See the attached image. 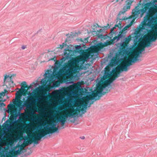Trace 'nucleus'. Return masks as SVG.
Here are the masks:
<instances>
[{
  "label": "nucleus",
  "instance_id": "58836bf2",
  "mask_svg": "<svg viewBox=\"0 0 157 157\" xmlns=\"http://www.w3.org/2000/svg\"><path fill=\"white\" fill-rule=\"evenodd\" d=\"M72 114H74L73 116H74V117H76V116H77V115H76L75 113H72Z\"/></svg>",
  "mask_w": 157,
  "mask_h": 157
},
{
  "label": "nucleus",
  "instance_id": "39448f33",
  "mask_svg": "<svg viewBox=\"0 0 157 157\" xmlns=\"http://www.w3.org/2000/svg\"><path fill=\"white\" fill-rule=\"evenodd\" d=\"M156 5L155 2H147V1H144L141 4V7L142 9L140 10L139 9L138 6H136L135 8L133 10L134 12L136 14L138 17L139 16V15H140V17H142L144 14L145 13H146V15L144 18V17H147V19H148L149 18H152L153 19V22H152V25H153V27H151L150 28H152L154 27L153 25V23L154 22V18L152 17H148V15L151 14L153 12L154 10V7H155V5Z\"/></svg>",
  "mask_w": 157,
  "mask_h": 157
},
{
  "label": "nucleus",
  "instance_id": "b1692460",
  "mask_svg": "<svg viewBox=\"0 0 157 157\" xmlns=\"http://www.w3.org/2000/svg\"><path fill=\"white\" fill-rule=\"evenodd\" d=\"M81 108H82V105H79L77 106L75 109V112L76 113H78V111H79L80 110H81Z\"/></svg>",
  "mask_w": 157,
  "mask_h": 157
},
{
  "label": "nucleus",
  "instance_id": "412c9836",
  "mask_svg": "<svg viewBox=\"0 0 157 157\" xmlns=\"http://www.w3.org/2000/svg\"><path fill=\"white\" fill-rule=\"evenodd\" d=\"M4 150V151H5V153H6V155L7 154V157H15V156L13 155H10V151L11 150L10 149L9 151H8V150L7 149H5Z\"/></svg>",
  "mask_w": 157,
  "mask_h": 157
},
{
  "label": "nucleus",
  "instance_id": "a19ab883",
  "mask_svg": "<svg viewBox=\"0 0 157 157\" xmlns=\"http://www.w3.org/2000/svg\"><path fill=\"white\" fill-rule=\"evenodd\" d=\"M84 41H85V42H88V40H84Z\"/></svg>",
  "mask_w": 157,
  "mask_h": 157
},
{
  "label": "nucleus",
  "instance_id": "0eeeda50",
  "mask_svg": "<svg viewBox=\"0 0 157 157\" xmlns=\"http://www.w3.org/2000/svg\"><path fill=\"white\" fill-rule=\"evenodd\" d=\"M133 42H141L140 44V47L139 48V51L141 54L145 50L144 48L149 47L152 45L154 46L157 44V40H133Z\"/></svg>",
  "mask_w": 157,
  "mask_h": 157
},
{
  "label": "nucleus",
  "instance_id": "393cba45",
  "mask_svg": "<svg viewBox=\"0 0 157 157\" xmlns=\"http://www.w3.org/2000/svg\"><path fill=\"white\" fill-rule=\"evenodd\" d=\"M13 106V104L11 103L10 104L8 105V108L9 109L12 108Z\"/></svg>",
  "mask_w": 157,
  "mask_h": 157
},
{
  "label": "nucleus",
  "instance_id": "aec40b11",
  "mask_svg": "<svg viewBox=\"0 0 157 157\" xmlns=\"http://www.w3.org/2000/svg\"><path fill=\"white\" fill-rule=\"evenodd\" d=\"M7 155L4 149L1 150L0 151V157H7Z\"/></svg>",
  "mask_w": 157,
  "mask_h": 157
},
{
  "label": "nucleus",
  "instance_id": "09e8293b",
  "mask_svg": "<svg viewBox=\"0 0 157 157\" xmlns=\"http://www.w3.org/2000/svg\"><path fill=\"white\" fill-rule=\"evenodd\" d=\"M22 107H21V109H22Z\"/></svg>",
  "mask_w": 157,
  "mask_h": 157
},
{
  "label": "nucleus",
  "instance_id": "c9c22d12",
  "mask_svg": "<svg viewBox=\"0 0 157 157\" xmlns=\"http://www.w3.org/2000/svg\"><path fill=\"white\" fill-rule=\"evenodd\" d=\"M27 94L29 96L31 95H33L32 94V93H30V92H29V93H28Z\"/></svg>",
  "mask_w": 157,
  "mask_h": 157
},
{
  "label": "nucleus",
  "instance_id": "603ef678",
  "mask_svg": "<svg viewBox=\"0 0 157 157\" xmlns=\"http://www.w3.org/2000/svg\"><path fill=\"white\" fill-rule=\"evenodd\" d=\"M66 40V41H67V40Z\"/></svg>",
  "mask_w": 157,
  "mask_h": 157
},
{
  "label": "nucleus",
  "instance_id": "4be33fe9",
  "mask_svg": "<svg viewBox=\"0 0 157 157\" xmlns=\"http://www.w3.org/2000/svg\"><path fill=\"white\" fill-rule=\"evenodd\" d=\"M87 108V105L85 104H83L82 105L81 111L83 113L86 112V109Z\"/></svg>",
  "mask_w": 157,
  "mask_h": 157
},
{
  "label": "nucleus",
  "instance_id": "20e7f679",
  "mask_svg": "<svg viewBox=\"0 0 157 157\" xmlns=\"http://www.w3.org/2000/svg\"><path fill=\"white\" fill-rule=\"evenodd\" d=\"M116 78H111L107 79L105 81V84L101 86L98 87V90L95 93L94 91L87 92L86 93V101L88 103L91 101L90 104H93L96 100L99 99V97H101L106 93H108L109 91V86L110 84ZM88 107L90 106V104Z\"/></svg>",
  "mask_w": 157,
  "mask_h": 157
},
{
  "label": "nucleus",
  "instance_id": "2f4dec72",
  "mask_svg": "<svg viewBox=\"0 0 157 157\" xmlns=\"http://www.w3.org/2000/svg\"><path fill=\"white\" fill-rule=\"evenodd\" d=\"M32 143V141L30 140H29V141H28L27 143L28 144H30Z\"/></svg>",
  "mask_w": 157,
  "mask_h": 157
},
{
  "label": "nucleus",
  "instance_id": "79ce46f5",
  "mask_svg": "<svg viewBox=\"0 0 157 157\" xmlns=\"http://www.w3.org/2000/svg\"><path fill=\"white\" fill-rule=\"evenodd\" d=\"M10 137H13V136L12 134H10Z\"/></svg>",
  "mask_w": 157,
  "mask_h": 157
},
{
  "label": "nucleus",
  "instance_id": "1a4fd4ad",
  "mask_svg": "<svg viewBox=\"0 0 157 157\" xmlns=\"http://www.w3.org/2000/svg\"><path fill=\"white\" fill-rule=\"evenodd\" d=\"M131 62L127 58L125 60L123 61L121 63V65L117 66V69L122 71H127L128 67L132 65Z\"/></svg>",
  "mask_w": 157,
  "mask_h": 157
},
{
  "label": "nucleus",
  "instance_id": "f03ea898",
  "mask_svg": "<svg viewBox=\"0 0 157 157\" xmlns=\"http://www.w3.org/2000/svg\"><path fill=\"white\" fill-rule=\"evenodd\" d=\"M64 52L65 57H63L61 59V61L57 62L56 61V58L54 56L52 58L50 59L48 61L52 60H53L55 62V67L53 69V72L50 69L47 71L44 75V78L41 81V85L47 86L48 85L53 78L56 77L60 76L63 75L68 73L69 71V70L72 67V66L69 63L64 62L66 59H71V58L72 54L71 51L68 49L64 50Z\"/></svg>",
  "mask_w": 157,
  "mask_h": 157
},
{
  "label": "nucleus",
  "instance_id": "72a5a7b5",
  "mask_svg": "<svg viewBox=\"0 0 157 157\" xmlns=\"http://www.w3.org/2000/svg\"><path fill=\"white\" fill-rule=\"evenodd\" d=\"M123 0H115V2H121L122 1H123Z\"/></svg>",
  "mask_w": 157,
  "mask_h": 157
},
{
  "label": "nucleus",
  "instance_id": "37998d69",
  "mask_svg": "<svg viewBox=\"0 0 157 157\" xmlns=\"http://www.w3.org/2000/svg\"><path fill=\"white\" fill-rule=\"evenodd\" d=\"M2 139V138H0V142L1 141Z\"/></svg>",
  "mask_w": 157,
  "mask_h": 157
},
{
  "label": "nucleus",
  "instance_id": "4468645a",
  "mask_svg": "<svg viewBox=\"0 0 157 157\" xmlns=\"http://www.w3.org/2000/svg\"><path fill=\"white\" fill-rule=\"evenodd\" d=\"M101 43H99L96 45H92L88 48L89 50L92 52H96L98 51L100 48Z\"/></svg>",
  "mask_w": 157,
  "mask_h": 157
},
{
  "label": "nucleus",
  "instance_id": "49530a36",
  "mask_svg": "<svg viewBox=\"0 0 157 157\" xmlns=\"http://www.w3.org/2000/svg\"><path fill=\"white\" fill-rule=\"evenodd\" d=\"M74 108H75V107L73 109V111L74 112Z\"/></svg>",
  "mask_w": 157,
  "mask_h": 157
},
{
  "label": "nucleus",
  "instance_id": "2eb2a0df",
  "mask_svg": "<svg viewBox=\"0 0 157 157\" xmlns=\"http://www.w3.org/2000/svg\"><path fill=\"white\" fill-rule=\"evenodd\" d=\"M68 116L65 115H63L59 117L58 119H56L58 122H60V124L63 125L65 122V119L67 118Z\"/></svg>",
  "mask_w": 157,
  "mask_h": 157
},
{
  "label": "nucleus",
  "instance_id": "ea45409f",
  "mask_svg": "<svg viewBox=\"0 0 157 157\" xmlns=\"http://www.w3.org/2000/svg\"><path fill=\"white\" fill-rule=\"evenodd\" d=\"M78 115H79V116H81V117L82 116V114H81V113H79Z\"/></svg>",
  "mask_w": 157,
  "mask_h": 157
},
{
  "label": "nucleus",
  "instance_id": "c03bdc74",
  "mask_svg": "<svg viewBox=\"0 0 157 157\" xmlns=\"http://www.w3.org/2000/svg\"><path fill=\"white\" fill-rule=\"evenodd\" d=\"M77 39H81V40H82V38H80V39L78 38Z\"/></svg>",
  "mask_w": 157,
  "mask_h": 157
},
{
  "label": "nucleus",
  "instance_id": "bb28decb",
  "mask_svg": "<svg viewBox=\"0 0 157 157\" xmlns=\"http://www.w3.org/2000/svg\"><path fill=\"white\" fill-rule=\"evenodd\" d=\"M73 115H74V114H72V113H71L70 114H69L67 116H68V117H69L70 118H72L74 117V116H73Z\"/></svg>",
  "mask_w": 157,
  "mask_h": 157
},
{
  "label": "nucleus",
  "instance_id": "a211bd4d",
  "mask_svg": "<svg viewBox=\"0 0 157 157\" xmlns=\"http://www.w3.org/2000/svg\"><path fill=\"white\" fill-rule=\"evenodd\" d=\"M107 40V41L106 42H105L104 43L102 44L101 43H101V45L100 46V48H103L105 46V45H107L108 44V42L109 41H116L117 42L118 40Z\"/></svg>",
  "mask_w": 157,
  "mask_h": 157
},
{
  "label": "nucleus",
  "instance_id": "f8f14e48",
  "mask_svg": "<svg viewBox=\"0 0 157 157\" xmlns=\"http://www.w3.org/2000/svg\"><path fill=\"white\" fill-rule=\"evenodd\" d=\"M67 102L66 103V105L69 108H70L72 107V105L74 104V98L70 96H67Z\"/></svg>",
  "mask_w": 157,
  "mask_h": 157
},
{
  "label": "nucleus",
  "instance_id": "864d4df0",
  "mask_svg": "<svg viewBox=\"0 0 157 157\" xmlns=\"http://www.w3.org/2000/svg\"><path fill=\"white\" fill-rule=\"evenodd\" d=\"M123 44V43H122V44Z\"/></svg>",
  "mask_w": 157,
  "mask_h": 157
},
{
  "label": "nucleus",
  "instance_id": "5701e85b",
  "mask_svg": "<svg viewBox=\"0 0 157 157\" xmlns=\"http://www.w3.org/2000/svg\"><path fill=\"white\" fill-rule=\"evenodd\" d=\"M6 92H7V90L6 89H4V91H3L0 93V99L2 98V96H4L6 94Z\"/></svg>",
  "mask_w": 157,
  "mask_h": 157
},
{
  "label": "nucleus",
  "instance_id": "dca6fc26",
  "mask_svg": "<svg viewBox=\"0 0 157 157\" xmlns=\"http://www.w3.org/2000/svg\"><path fill=\"white\" fill-rule=\"evenodd\" d=\"M37 83L33 82L30 85L29 87H28L27 86H21V89L22 90V91L23 92H27V90L25 89V88H27L28 89H31V90H33L32 86H34V87H36L37 86Z\"/></svg>",
  "mask_w": 157,
  "mask_h": 157
},
{
  "label": "nucleus",
  "instance_id": "a878e982",
  "mask_svg": "<svg viewBox=\"0 0 157 157\" xmlns=\"http://www.w3.org/2000/svg\"><path fill=\"white\" fill-rule=\"evenodd\" d=\"M2 101V100L1 99L0 100V102ZM0 107H2V106H5V104L3 102H2V103L0 102Z\"/></svg>",
  "mask_w": 157,
  "mask_h": 157
},
{
  "label": "nucleus",
  "instance_id": "e433bc0d",
  "mask_svg": "<svg viewBox=\"0 0 157 157\" xmlns=\"http://www.w3.org/2000/svg\"><path fill=\"white\" fill-rule=\"evenodd\" d=\"M26 48V46H23L21 47V49H24Z\"/></svg>",
  "mask_w": 157,
  "mask_h": 157
},
{
  "label": "nucleus",
  "instance_id": "4c0bfd02",
  "mask_svg": "<svg viewBox=\"0 0 157 157\" xmlns=\"http://www.w3.org/2000/svg\"><path fill=\"white\" fill-rule=\"evenodd\" d=\"M82 139H85V137L84 136H82L80 137Z\"/></svg>",
  "mask_w": 157,
  "mask_h": 157
},
{
  "label": "nucleus",
  "instance_id": "7ed1b4c3",
  "mask_svg": "<svg viewBox=\"0 0 157 157\" xmlns=\"http://www.w3.org/2000/svg\"><path fill=\"white\" fill-rule=\"evenodd\" d=\"M129 54H130V56L133 58L128 57V58L132 63L141 60L139 59L140 55L141 54L140 52L134 49L132 47L126 46V48L122 47L120 48V51L116 53L115 57H113L112 58L109 65L112 67L116 66Z\"/></svg>",
  "mask_w": 157,
  "mask_h": 157
},
{
  "label": "nucleus",
  "instance_id": "473e14b6",
  "mask_svg": "<svg viewBox=\"0 0 157 157\" xmlns=\"http://www.w3.org/2000/svg\"><path fill=\"white\" fill-rule=\"evenodd\" d=\"M63 47H64V44L63 43V44H62L60 45L59 48H60L62 49L63 48Z\"/></svg>",
  "mask_w": 157,
  "mask_h": 157
},
{
  "label": "nucleus",
  "instance_id": "c756f323",
  "mask_svg": "<svg viewBox=\"0 0 157 157\" xmlns=\"http://www.w3.org/2000/svg\"><path fill=\"white\" fill-rule=\"evenodd\" d=\"M81 47L80 45H77L76 47V49L78 50L79 49H80L81 48Z\"/></svg>",
  "mask_w": 157,
  "mask_h": 157
},
{
  "label": "nucleus",
  "instance_id": "a18cd8bd",
  "mask_svg": "<svg viewBox=\"0 0 157 157\" xmlns=\"http://www.w3.org/2000/svg\"><path fill=\"white\" fill-rule=\"evenodd\" d=\"M94 41V42H95L96 40H93Z\"/></svg>",
  "mask_w": 157,
  "mask_h": 157
},
{
  "label": "nucleus",
  "instance_id": "423d86ee",
  "mask_svg": "<svg viewBox=\"0 0 157 157\" xmlns=\"http://www.w3.org/2000/svg\"><path fill=\"white\" fill-rule=\"evenodd\" d=\"M57 122H55L54 121H51L50 124H45V123L41 122L36 128L38 130H41L43 128L47 130L46 131L48 134H52L53 133L56 132H59V127L57 126L56 128L57 124Z\"/></svg>",
  "mask_w": 157,
  "mask_h": 157
},
{
  "label": "nucleus",
  "instance_id": "ddd939ff",
  "mask_svg": "<svg viewBox=\"0 0 157 157\" xmlns=\"http://www.w3.org/2000/svg\"><path fill=\"white\" fill-rule=\"evenodd\" d=\"M133 1L132 0H127L125 1L126 5L123 8V10L125 12L130 9L131 6Z\"/></svg>",
  "mask_w": 157,
  "mask_h": 157
},
{
  "label": "nucleus",
  "instance_id": "9b49d317",
  "mask_svg": "<svg viewBox=\"0 0 157 157\" xmlns=\"http://www.w3.org/2000/svg\"><path fill=\"white\" fill-rule=\"evenodd\" d=\"M28 100H30V102L27 101L25 103V106L27 107H30L32 105L36 103V101H39L40 99H41V98L36 97V99H34L32 97H29L28 98Z\"/></svg>",
  "mask_w": 157,
  "mask_h": 157
},
{
  "label": "nucleus",
  "instance_id": "f3484780",
  "mask_svg": "<svg viewBox=\"0 0 157 157\" xmlns=\"http://www.w3.org/2000/svg\"><path fill=\"white\" fill-rule=\"evenodd\" d=\"M14 75H12L11 76H9V75H4V82L6 83V82L9 81L11 83H13V77L15 76Z\"/></svg>",
  "mask_w": 157,
  "mask_h": 157
},
{
  "label": "nucleus",
  "instance_id": "c85d7f7f",
  "mask_svg": "<svg viewBox=\"0 0 157 157\" xmlns=\"http://www.w3.org/2000/svg\"><path fill=\"white\" fill-rule=\"evenodd\" d=\"M26 84H27V83H26V82L25 81L22 82V83H21V84L22 85H25V86H27Z\"/></svg>",
  "mask_w": 157,
  "mask_h": 157
},
{
  "label": "nucleus",
  "instance_id": "6ab92c4d",
  "mask_svg": "<svg viewBox=\"0 0 157 157\" xmlns=\"http://www.w3.org/2000/svg\"><path fill=\"white\" fill-rule=\"evenodd\" d=\"M112 71H105L103 78H106L110 77L112 76Z\"/></svg>",
  "mask_w": 157,
  "mask_h": 157
},
{
  "label": "nucleus",
  "instance_id": "de8ad7c7",
  "mask_svg": "<svg viewBox=\"0 0 157 157\" xmlns=\"http://www.w3.org/2000/svg\"><path fill=\"white\" fill-rule=\"evenodd\" d=\"M80 40V41H82V40Z\"/></svg>",
  "mask_w": 157,
  "mask_h": 157
},
{
  "label": "nucleus",
  "instance_id": "cd10ccee",
  "mask_svg": "<svg viewBox=\"0 0 157 157\" xmlns=\"http://www.w3.org/2000/svg\"><path fill=\"white\" fill-rule=\"evenodd\" d=\"M47 95V93H45L42 94V96L44 98H45V97Z\"/></svg>",
  "mask_w": 157,
  "mask_h": 157
},
{
  "label": "nucleus",
  "instance_id": "9d476101",
  "mask_svg": "<svg viewBox=\"0 0 157 157\" xmlns=\"http://www.w3.org/2000/svg\"><path fill=\"white\" fill-rule=\"evenodd\" d=\"M81 34V32L80 31L75 32H71L65 35L67 36L66 39H74L77 37Z\"/></svg>",
  "mask_w": 157,
  "mask_h": 157
},
{
  "label": "nucleus",
  "instance_id": "8fccbe9b",
  "mask_svg": "<svg viewBox=\"0 0 157 157\" xmlns=\"http://www.w3.org/2000/svg\"><path fill=\"white\" fill-rule=\"evenodd\" d=\"M64 128V127H63L62 128Z\"/></svg>",
  "mask_w": 157,
  "mask_h": 157
},
{
  "label": "nucleus",
  "instance_id": "f257e3e1",
  "mask_svg": "<svg viewBox=\"0 0 157 157\" xmlns=\"http://www.w3.org/2000/svg\"><path fill=\"white\" fill-rule=\"evenodd\" d=\"M138 17L136 14L132 10V15L125 19L126 23H128L122 30V19H117L114 26L111 29V32L108 34H106V30L110 28L108 24L106 26H102L97 23L93 24L91 26L92 30L84 34L83 39H89L92 36H96L99 39H120L122 38L123 39H156L153 36L150 38L142 37L144 33H142L143 30L147 31L151 27H153L152 25L153 19L152 18L147 19V17H144V20L142 22V25H140L137 29L134 30V33L128 36L125 35L128 29L131 26L135 20Z\"/></svg>",
  "mask_w": 157,
  "mask_h": 157
},
{
  "label": "nucleus",
  "instance_id": "6e6552de",
  "mask_svg": "<svg viewBox=\"0 0 157 157\" xmlns=\"http://www.w3.org/2000/svg\"><path fill=\"white\" fill-rule=\"evenodd\" d=\"M48 134V133L46 131L43 130L36 135L35 134H33L32 135L31 137L34 143L37 144L39 143L38 141L40 140L42 138Z\"/></svg>",
  "mask_w": 157,
  "mask_h": 157
},
{
  "label": "nucleus",
  "instance_id": "3c124183",
  "mask_svg": "<svg viewBox=\"0 0 157 157\" xmlns=\"http://www.w3.org/2000/svg\"><path fill=\"white\" fill-rule=\"evenodd\" d=\"M117 75H116V77L117 76Z\"/></svg>",
  "mask_w": 157,
  "mask_h": 157
},
{
  "label": "nucleus",
  "instance_id": "5fc2aeb1",
  "mask_svg": "<svg viewBox=\"0 0 157 157\" xmlns=\"http://www.w3.org/2000/svg\"><path fill=\"white\" fill-rule=\"evenodd\" d=\"M5 101V100H2L3 101Z\"/></svg>",
  "mask_w": 157,
  "mask_h": 157
},
{
  "label": "nucleus",
  "instance_id": "f704fd0d",
  "mask_svg": "<svg viewBox=\"0 0 157 157\" xmlns=\"http://www.w3.org/2000/svg\"><path fill=\"white\" fill-rule=\"evenodd\" d=\"M123 40V42H128L130 41L131 40Z\"/></svg>",
  "mask_w": 157,
  "mask_h": 157
},
{
  "label": "nucleus",
  "instance_id": "7c9ffc66",
  "mask_svg": "<svg viewBox=\"0 0 157 157\" xmlns=\"http://www.w3.org/2000/svg\"><path fill=\"white\" fill-rule=\"evenodd\" d=\"M153 31H154L156 34H157V29H154L153 30Z\"/></svg>",
  "mask_w": 157,
  "mask_h": 157
}]
</instances>
